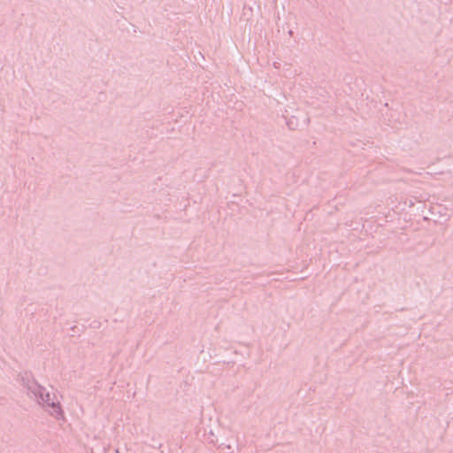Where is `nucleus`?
<instances>
[{"label": "nucleus", "instance_id": "nucleus-1", "mask_svg": "<svg viewBox=\"0 0 453 453\" xmlns=\"http://www.w3.org/2000/svg\"><path fill=\"white\" fill-rule=\"evenodd\" d=\"M46 397H47V400H44L42 398V401H44L48 405L52 406V408L55 410L57 415H58V414L60 415L61 413L59 411V407L58 405H56L54 402H50V395H49V393L46 394Z\"/></svg>", "mask_w": 453, "mask_h": 453}]
</instances>
